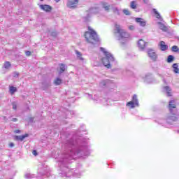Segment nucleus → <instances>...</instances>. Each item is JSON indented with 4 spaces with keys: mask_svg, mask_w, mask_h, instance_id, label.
Here are the masks:
<instances>
[{
    "mask_svg": "<svg viewBox=\"0 0 179 179\" xmlns=\"http://www.w3.org/2000/svg\"><path fill=\"white\" fill-rule=\"evenodd\" d=\"M64 148L69 151H65L63 155L62 159L59 161L60 167H64L62 172L59 173L60 177H71L73 175V177H80V174L73 173L72 171L68 169L66 164L69 162V160L73 159V156H89L90 152L89 151V147H87V143L84 142L82 145L76 146L73 139L67 140L65 142Z\"/></svg>",
    "mask_w": 179,
    "mask_h": 179,
    "instance_id": "f257e3e1",
    "label": "nucleus"
},
{
    "mask_svg": "<svg viewBox=\"0 0 179 179\" xmlns=\"http://www.w3.org/2000/svg\"><path fill=\"white\" fill-rule=\"evenodd\" d=\"M100 51L103 52L105 57L101 59V61L102 64L106 66V68H108V69H110L111 66H114V65H117V62H115V59L114 58V56L113 55L107 51H106V48H100Z\"/></svg>",
    "mask_w": 179,
    "mask_h": 179,
    "instance_id": "f03ea898",
    "label": "nucleus"
},
{
    "mask_svg": "<svg viewBox=\"0 0 179 179\" xmlns=\"http://www.w3.org/2000/svg\"><path fill=\"white\" fill-rule=\"evenodd\" d=\"M115 34H119L118 40L120 41V43L124 45V44H127L128 42V39L129 38V34L128 32H126L124 29L121 27V26L118 24H115V29H114Z\"/></svg>",
    "mask_w": 179,
    "mask_h": 179,
    "instance_id": "7ed1b4c3",
    "label": "nucleus"
},
{
    "mask_svg": "<svg viewBox=\"0 0 179 179\" xmlns=\"http://www.w3.org/2000/svg\"><path fill=\"white\" fill-rule=\"evenodd\" d=\"M88 30L89 31H86L84 35L86 41L90 44H96V43H99L97 33H96L90 27H88Z\"/></svg>",
    "mask_w": 179,
    "mask_h": 179,
    "instance_id": "20e7f679",
    "label": "nucleus"
},
{
    "mask_svg": "<svg viewBox=\"0 0 179 179\" xmlns=\"http://www.w3.org/2000/svg\"><path fill=\"white\" fill-rule=\"evenodd\" d=\"M127 107L129 108H135V107H139V101L138 100V96L134 94L132 97V100L129 101L126 104Z\"/></svg>",
    "mask_w": 179,
    "mask_h": 179,
    "instance_id": "39448f33",
    "label": "nucleus"
},
{
    "mask_svg": "<svg viewBox=\"0 0 179 179\" xmlns=\"http://www.w3.org/2000/svg\"><path fill=\"white\" fill-rule=\"evenodd\" d=\"M177 113H170L166 117V122L169 125H172L173 122H177L178 121V117H176Z\"/></svg>",
    "mask_w": 179,
    "mask_h": 179,
    "instance_id": "423d86ee",
    "label": "nucleus"
},
{
    "mask_svg": "<svg viewBox=\"0 0 179 179\" xmlns=\"http://www.w3.org/2000/svg\"><path fill=\"white\" fill-rule=\"evenodd\" d=\"M100 8L99 7H92L91 8H90L89 10V13L87 16L84 17V22H89V18L91 17V15L92 13L96 14V13H99L100 12Z\"/></svg>",
    "mask_w": 179,
    "mask_h": 179,
    "instance_id": "0eeeda50",
    "label": "nucleus"
},
{
    "mask_svg": "<svg viewBox=\"0 0 179 179\" xmlns=\"http://www.w3.org/2000/svg\"><path fill=\"white\" fill-rule=\"evenodd\" d=\"M79 5V0H67L66 6L69 9H76Z\"/></svg>",
    "mask_w": 179,
    "mask_h": 179,
    "instance_id": "6e6552de",
    "label": "nucleus"
},
{
    "mask_svg": "<svg viewBox=\"0 0 179 179\" xmlns=\"http://www.w3.org/2000/svg\"><path fill=\"white\" fill-rule=\"evenodd\" d=\"M169 108L170 113H172L173 114H177V105H176V101L171 100L169 103Z\"/></svg>",
    "mask_w": 179,
    "mask_h": 179,
    "instance_id": "1a4fd4ad",
    "label": "nucleus"
},
{
    "mask_svg": "<svg viewBox=\"0 0 179 179\" xmlns=\"http://www.w3.org/2000/svg\"><path fill=\"white\" fill-rule=\"evenodd\" d=\"M148 57L152 59V61H154V62H156L157 61V54L155 53V50L152 49H148Z\"/></svg>",
    "mask_w": 179,
    "mask_h": 179,
    "instance_id": "9d476101",
    "label": "nucleus"
},
{
    "mask_svg": "<svg viewBox=\"0 0 179 179\" xmlns=\"http://www.w3.org/2000/svg\"><path fill=\"white\" fill-rule=\"evenodd\" d=\"M138 47L141 51H143L148 47V43L145 42L143 39H140L138 42Z\"/></svg>",
    "mask_w": 179,
    "mask_h": 179,
    "instance_id": "9b49d317",
    "label": "nucleus"
},
{
    "mask_svg": "<svg viewBox=\"0 0 179 179\" xmlns=\"http://www.w3.org/2000/svg\"><path fill=\"white\" fill-rule=\"evenodd\" d=\"M135 22L139 24V26L141 27H145V26H146V21L141 17L135 18Z\"/></svg>",
    "mask_w": 179,
    "mask_h": 179,
    "instance_id": "f8f14e48",
    "label": "nucleus"
},
{
    "mask_svg": "<svg viewBox=\"0 0 179 179\" xmlns=\"http://www.w3.org/2000/svg\"><path fill=\"white\" fill-rule=\"evenodd\" d=\"M59 71H58V75L59 76H61V75H62V73H64V72H65V71H66V65H65L64 64H59Z\"/></svg>",
    "mask_w": 179,
    "mask_h": 179,
    "instance_id": "ddd939ff",
    "label": "nucleus"
},
{
    "mask_svg": "<svg viewBox=\"0 0 179 179\" xmlns=\"http://www.w3.org/2000/svg\"><path fill=\"white\" fill-rule=\"evenodd\" d=\"M45 176H46L47 178H49V179H55V176L54 174H52V173H51V169L48 166H46Z\"/></svg>",
    "mask_w": 179,
    "mask_h": 179,
    "instance_id": "4468645a",
    "label": "nucleus"
},
{
    "mask_svg": "<svg viewBox=\"0 0 179 179\" xmlns=\"http://www.w3.org/2000/svg\"><path fill=\"white\" fill-rule=\"evenodd\" d=\"M157 24L159 26V29L162 30V31H167L169 30V28H167V27L161 22H157Z\"/></svg>",
    "mask_w": 179,
    "mask_h": 179,
    "instance_id": "2eb2a0df",
    "label": "nucleus"
},
{
    "mask_svg": "<svg viewBox=\"0 0 179 179\" xmlns=\"http://www.w3.org/2000/svg\"><path fill=\"white\" fill-rule=\"evenodd\" d=\"M55 86H59V85H62V79L59 77H56L53 81Z\"/></svg>",
    "mask_w": 179,
    "mask_h": 179,
    "instance_id": "dca6fc26",
    "label": "nucleus"
},
{
    "mask_svg": "<svg viewBox=\"0 0 179 179\" xmlns=\"http://www.w3.org/2000/svg\"><path fill=\"white\" fill-rule=\"evenodd\" d=\"M29 136L28 134H25L24 135L22 136H15V141H24L25 138H27Z\"/></svg>",
    "mask_w": 179,
    "mask_h": 179,
    "instance_id": "f3484780",
    "label": "nucleus"
},
{
    "mask_svg": "<svg viewBox=\"0 0 179 179\" xmlns=\"http://www.w3.org/2000/svg\"><path fill=\"white\" fill-rule=\"evenodd\" d=\"M159 47L162 51H166L169 48V46L166 45V43L164 41L160 42Z\"/></svg>",
    "mask_w": 179,
    "mask_h": 179,
    "instance_id": "a211bd4d",
    "label": "nucleus"
},
{
    "mask_svg": "<svg viewBox=\"0 0 179 179\" xmlns=\"http://www.w3.org/2000/svg\"><path fill=\"white\" fill-rule=\"evenodd\" d=\"M102 5V8L104 9V10H106V12H109L110 11V3H107V2H103L101 3Z\"/></svg>",
    "mask_w": 179,
    "mask_h": 179,
    "instance_id": "6ab92c4d",
    "label": "nucleus"
},
{
    "mask_svg": "<svg viewBox=\"0 0 179 179\" xmlns=\"http://www.w3.org/2000/svg\"><path fill=\"white\" fill-rule=\"evenodd\" d=\"M152 10H153L155 15H156L157 19H159V20H160L161 22H163V18L160 15V13H159V11L157 10H156V8L152 9Z\"/></svg>",
    "mask_w": 179,
    "mask_h": 179,
    "instance_id": "aec40b11",
    "label": "nucleus"
},
{
    "mask_svg": "<svg viewBox=\"0 0 179 179\" xmlns=\"http://www.w3.org/2000/svg\"><path fill=\"white\" fill-rule=\"evenodd\" d=\"M164 90H165V92H166L167 96L169 97H171V88H170V87H169V86H166V87H164Z\"/></svg>",
    "mask_w": 179,
    "mask_h": 179,
    "instance_id": "412c9836",
    "label": "nucleus"
},
{
    "mask_svg": "<svg viewBox=\"0 0 179 179\" xmlns=\"http://www.w3.org/2000/svg\"><path fill=\"white\" fill-rule=\"evenodd\" d=\"M9 92H10V94H12V95L15 94V93H16V92H17V88H16V87L10 86Z\"/></svg>",
    "mask_w": 179,
    "mask_h": 179,
    "instance_id": "4be33fe9",
    "label": "nucleus"
},
{
    "mask_svg": "<svg viewBox=\"0 0 179 179\" xmlns=\"http://www.w3.org/2000/svg\"><path fill=\"white\" fill-rule=\"evenodd\" d=\"M111 81L110 80H103L100 82V86L103 87V86H107V85H108V83H110Z\"/></svg>",
    "mask_w": 179,
    "mask_h": 179,
    "instance_id": "5701e85b",
    "label": "nucleus"
},
{
    "mask_svg": "<svg viewBox=\"0 0 179 179\" xmlns=\"http://www.w3.org/2000/svg\"><path fill=\"white\" fill-rule=\"evenodd\" d=\"M173 72L175 73H179V69H178V64L177 63H175L173 64Z\"/></svg>",
    "mask_w": 179,
    "mask_h": 179,
    "instance_id": "b1692460",
    "label": "nucleus"
},
{
    "mask_svg": "<svg viewBox=\"0 0 179 179\" xmlns=\"http://www.w3.org/2000/svg\"><path fill=\"white\" fill-rule=\"evenodd\" d=\"M76 54L78 59H80V61H84L85 59L82 57V53L76 50Z\"/></svg>",
    "mask_w": 179,
    "mask_h": 179,
    "instance_id": "393cba45",
    "label": "nucleus"
},
{
    "mask_svg": "<svg viewBox=\"0 0 179 179\" xmlns=\"http://www.w3.org/2000/svg\"><path fill=\"white\" fill-rule=\"evenodd\" d=\"M174 61V56L173 55H169L166 62L168 64H171Z\"/></svg>",
    "mask_w": 179,
    "mask_h": 179,
    "instance_id": "a878e982",
    "label": "nucleus"
},
{
    "mask_svg": "<svg viewBox=\"0 0 179 179\" xmlns=\"http://www.w3.org/2000/svg\"><path fill=\"white\" fill-rule=\"evenodd\" d=\"M130 8L131 9H136V1H132L130 3Z\"/></svg>",
    "mask_w": 179,
    "mask_h": 179,
    "instance_id": "bb28decb",
    "label": "nucleus"
},
{
    "mask_svg": "<svg viewBox=\"0 0 179 179\" xmlns=\"http://www.w3.org/2000/svg\"><path fill=\"white\" fill-rule=\"evenodd\" d=\"M11 64H10V62H4V68L6 69H9V68H10Z\"/></svg>",
    "mask_w": 179,
    "mask_h": 179,
    "instance_id": "cd10ccee",
    "label": "nucleus"
},
{
    "mask_svg": "<svg viewBox=\"0 0 179 179\" xmlns=\"http://www.w3.org/2000/svg\"><path fill=\"white\" fill-rule=\"evenodd\" d=\"M52 10V7L50 5H45V12H51Z\"/></svg>",
    "mask_w": 179,
    "mask_h": 179,
    "instance_id": "c85d7f7f",
    "label": "nucleus"
},
{
    "mask_svg": "<svg viewBox=\"0 0 179 179\" xmlns=\"http://www.w3.org/2000/svg\"><path fill=\"white\" fill-rule=\"evenodd\" d=\"M172 51H173V52H179L178 46H177V45H173V46L172 47Z\"/></svg>",
    "mask_w": 179,
    "mask_h": 179,
    "instance_id": "c756f323",
    "label": "nucleus"
},
{
    "mask_svg": "<svg viewBox=\"0 0 179 179\" xmlns=\"http://www.w3.org/2000/svg\"><path fill=\"white\" fill-rule=\"evenodd\" d=\"M113 12L116 15H121V13L120 12V10L117 8H114Z\"/></svg>",
    "mask_w": 179,
    "mask_h": 179,
    "instance_id": "7c9ffc66",
    "label": "nucleus"
},
{
    "mask_svg": "<svg viewBox=\"0 0 179 179\" xmlns=\"http://www.w3.org/2000/svg\"><path fill=\"white\" fill-rule=\"evenodd\" d=\"M123 13H124L126 16H129V15H131V12H129V10L127 9L123 10Z\"/></svg>",
    "mask_w": 179,
    "mask_h": 179,
    "instance_id": "2f4dec72",
    "label": "nucleus"
},
{
    "mask_svg": "<svg viewBox=\"0 0 179 179\" xmlns=\"http://www.w3.org/2000/svg\"><path fill=\"white\" fill-rule=\"evenodd\" d=\"M25 55L27 57H30L31 55V51H26L25 52Z\"/></svg>",
    "mask_w": 179,
    "mask_h": 179,
    "instance_id": "473e14b6",
    "label": "nucleus"
},
{
    "mask_svg": "<svg viewBox=\"0 0 179 179\" xmlns=\"http://www.w3.org/2000/svg\"><path fill=\"white\" fill-rule=\"evenodd\" d=\"M50 36H52V37H55L57 36V31L51 32Z\"/></svg>",
    "mask_w": 179,
    "mask_h": 179,
    "instance_id": "72a5a7b5",
    "label": "nucleus"
},
{
    "mask_svg": "<svg viewBox=\"0 0 179 179\" xmlns=\"http://www.w3.org/2000/svg\"><path fill=\"white\" fill-rule=\"evenodd\" d=\"M129 30H135V26H134V25L129 26Z\"/></svg>",
    "mask_w": 179,
    "mask_h": 179,
    "instance_id": "f704fd0d",
    "label": "nucleus"
},
{
    "mask_svg": "<svg viewBox=\"0 0 179 179\" xmlns=\"http://www.w3.org/2000/svg\"><path fill=\"white\" fill-rule=\"evenodd\" d=\"M32 154L34 155V156H37V155H38L37 150H34L32 151Z\"/></svg>",
    "mask_w": 179,
    "mask_h": 179,
    "instance_id": "c9c22d12",
    "label": "nucleus"
},
{
    "mask_svg": "<svg viewBox=\"0 0 179 179\" xmlns=\"http://www.w3.org/2000/svg\"><path fill=\"white\" fill-rule=\"evenodd\" d=\"M40 8L41 9H43V10H45V5H41Z\"/></svg>",
    "mask_w": 179,
    "mask_h": 179,
    "instance_id": "e433bc0d",
    "label": "nucleus"
},
{
    "mask_svg": "<svg viewBox=\"0 0 179 179\" xmlns=\"http://www.w3.org/2000/svg\"><path fill=\"white\" fill-rule=\"evenodd\" d=\"M16 108H17V106L16 105V103H13V109L16 110Z\"/></svg>",
    "mask_w": 179,
    "mask_h": 179,
    "instance_id": "4c0bfd02",
    "label": "nucleus"
},
{
    "mask_svg": "<svg viewBox=\"0 0 179 179\" xmlns=\"http://www.w3.org/2000/svg\"><path fill=\"white\" fill-rule=\"evenodd\" d=\"M8 146H9V148H13V146H15V144L13 143H10L8 144Z\"/></svg>",
    "mask_w": 179,
    "mask_h": 179,
    "instance_id": "58836bf2",
    "label": "nucleus"
},
{
    "mask_svg": "<svg viewBox=\"0 0 179 179\" xmlns=\"http://www.w3.org/2000/svg\"><path fill=\"white\" fill-rule=\"evenodd\" d=\"M15 134H20V129H17V130H15Z\"/></svg>",
    "mask_w": 179,
    "mask_h": 179,
    "instance_id": "ea45409f",
    "label": "nucleus"
},
{
    "mask_svg": "<svg viewBox=\"0 0 179 179\" xmlns=\"http://www.w3.org/2000/svg\"><path fill=\"white\" fill-rule=\"evenodd\" d=\"M12 121L13 122H16V121H17V118H13Z\"/></svg>",
    "mask_w": 179,
    "mask_h": 179,
    "instance_id": "a19ab883",
    "label": "nucleus"
},
{
    "mask_svg": "<svg viewBox=\"0 0 179 179\" xmlns=\"http://www.w3.org/2000/svg\"><path fill=\"white\" fill-rule=\"evenodd\" d=\"M143 1L144 3H148V2H149V0H143Z\"/></svg>",
    "mask_w": 179,
    "mask_h": 179,
    "instance_id": "79ce46f5",
    "label": "nucleus"
},
{
    "mask_svg": "<svg viewBox=\"0 0 179 179\" xmlns=\"http://www.w3.org/2000/svg\"><path fill=\"white\" fill-rule=\"evenodd\" d=\"M61 0H55V1L58 3V2H59Z\"/></svg>",
    "mask_w": 179,
    "mask_h": 179,
    "instance_id": "37998d69",
    "label": "nucleus"
},
{
    "mask_svg": "<svg viewBox=\"0 0 179 179\" xmlns=\"http://www.w3.org/2000/svg\"><path fill=\"white\" fill-rule=\"evenodd\" d=\"M88 97H89L90 99H92V95H90V94H88Z\"/></svg>",
    "mask_w": 179,
    "mask_h": 179,
    "instance_id": "c03bdc74",
    "label": "nucleus"
},
{
    "mask_svg": "<svg viewBox=\"0 0 179 179\" xmlns=\"http://www.w3.org/2000/svg\"><path fill=\"white\" fill-rule=\"evenodd\" d=\"M163 82H164V83H166V80L164 79V80H163Z\"/></svg>",
    "mask_w": 179,
    "mask_h": 179,
    "instance_id": "a18cd8bd",
    "label": "nucleus"
},
{
    "mask_svg": "<svg viewBox=\"0 0 179 179\" xmlns=\"http://www.w3.org/2000/svg\"><path fill=\"white\" fill-rule=\"evenodd\" d=\"M41 1H44V0H41Z\"/></svg>",
    "mask_w": 179,
    "mask_h": 179,
    "instance_id": "49530a36",
    "label": "nucleus"
}]
</instances>
